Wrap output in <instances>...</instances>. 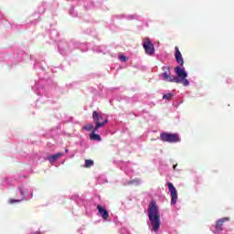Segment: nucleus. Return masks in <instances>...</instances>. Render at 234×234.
Masks as SVG:
<instances>
[{
    "instance_id": "nucleus-18",
    "label": "nucleus",
    "mask_w": 234,
    "mask_h": 234,
    "mask_svg": "<svg viewBox=\"0 0 234 234\" xmlns=\"http://www.w3.org/2000/svg\"><path fill=\"white\" fill-rule=\"evenodd\" d=\"M174 169H176V165H174Z\"/></svg>"
},
{
    "instance_id": "nucleus-5",
    "label": "nucleus",
    "mask_w": 234,
    "mask_h": 234,
    "mask_svg": "<svg viewBox=\"0 0 234 234\" xmlns=\"http://www.w3.org/2000/svg\"><path fill=\"white\" fill-rule=\"evenodd\" d=\"M143 48H144V52L147 56H153V54H154V45L151 43L149 38H145L143 42Z\"/></svg>"
},
{
    "instance_id": "nucleus-10",
    "label": "nucleus",
    "mask_w": 234,
    "mask_h": 234,
    "mask_svg": "<svg viewBox=\"0 0 234 234\" xmlns=\"http://www.w3.org/2000/svg\"><path fill=\"white\" fill-rule=\"evenodd\" d=\"M61 156H63V153H58L53 155H48L47 157V160H48V162H51V164H54V162H56V160H58V158H61Z\"/></svg>"
},
{
    "instance_id": "nucleus-8",
    "label": "nucleus",
    "mask_w": 234,
    "mask_h": 234,
    "mask_svg": "<svg viewBox=\"0 0 234 234\" xmlns=\"http://www.w3.org/2000/svg\"><path fill=\"white\" fill-rule=\"evenodd\" d=\"M97 209L103 220H109V211L107 209L101 207V205H98Z\"/></svg>"
},
{
    "instance_id": "nucleus-13",
    "label": "nucleus",
    "mask_w": 234,
    "mask_h": 234,
    "mask_svg": "<svg viewBox=\"0 0 234 234\" xmlns=\"http://www.w3.org/2000/svg\"><path fill=\"white\" fill-rule=\"evenodd\" d=\"M173 96H174L173 93H166V94L163 95V100H167V101L172 100Z\"/></svg>"
},
{
    "instance_id": "nucleus-3",
    "label": "nucleus",
    "mask_w": 234,
    "mask_h": 234,
    "mask_svg": "<svg viewBox=\"0 0 234 234\" xmlns=\"http://www.w3.org/2000/svg\"><path fill=\"white\" fill-rule=\"evenodd\" d=\"M93 122L95 123L94 131H98V129H101V127H105L107 123H109V119L105 118L103 114L94 111L92 112Z\"/></svg>"
},
{
    "instance_id": "nucleus-2",
    "label": "nucleus",
    "mask_w": 234,
    "mask_h": 234,
    "mask_svg": "<svg viewBox=\"0 0 234 234\" xmlns=\"http://www.w3.org/2000/svg\"><path fill=\"white\" fill-rule=\"evenodd\" d=\"M148 218L152 226L153 231L160 229V208L156 205V201H152L148 207Z\"/></svg>"
},
{
    "instance_id": "nucleus-15",
    "label": "nucleus",
    "mask_w": 234,
    "mask_h": 234,
    "mask_svg": "<svg viewBox=\"0 0 234 234\" xmlns=\"http://www.w3.org/2000/svg\"><path fill=\"white\" fill-rule=\"evenodd\" d=\"M119 59H120V61L125 62V61H127V57H125L123 55H120Z\"/></svg>"
},
{
    "instance_id": "nucleus-4",
    "label": "nucleus",
    "mask_w": 234,
    "mask_h": 234,
    "mask_svg": "<svg viewBox=\"0 0 234 234\" xmlns=\"http://www.w3.org/2000/svg\"><path fill=\"white\" fill-rule=\"evenodd\" d=\"M162 142H168V144H176L180 142V135L177 133H163L160 134Z\"/></svg>"
},
{
    "instance_id": "nucleus-11",
    "label": "nucleus",
    "mask_w": 234,
    "mask_h": 234,
    "mask_svg": "<svg viewBox=\"0 0 234 234\" xmlns=\"http://www.w3.org/2000/svg\"><path fill=\"white\" fill-rule=\"evenodd\" d=\"M90 140H92L93 142H101V136L96 133V131H94V128L91 133L90 134Z\"/></svg>"
},
{
    "instance_id": "nucleus-14",
    "label": "nucleus",
    "mask_w": 234,
    "mask_h": 234,
    "mask_svg": "<svg viewBox=\"0 0 234 234\" xmlns=\"http://www.w3.org/2000/svg\"><path fill=\"white\" fill-rule=\"evenodd\" d=\"M84 131H90L91 129H94V125L92 123H89L83 126Z\"/></svg>"
},
{
    "instance_id": "nucleus-6",
    "label": "nucleus",
    "mask_w": 234,
    "mask_h": 234,
    "mask_svg": "<svg viewBox=\"0 0 234 234\" xmlns=\"http://www.w3.org/2000/svg\"><path fill=\"white\" fill-rule=\"evenodd\" d=\"M168 190L170 191L171 195V204H176V201L178 200V192L176 191V188L171 182L168 183Z\"/></svg>"
},
{
    "instance_id": "nucleus-12",
    "label": "nucleus",
    "mask_w": 234,
    "mask_h": 234,
    "mask_svg": "<svg viewBox=\"0 0 234 234\" xmlns=\"http://www.w3.org/2000/svg\"><path fill=\"white\" fill-rule=\"evenodd\" d=\"M92 165H94V161L90 159H87L85 161V167H92Z\"/></svg>"
},
{
    "instance_id": "nucleus-7",
    "label": "nucleus",
    "mask_w": 234,
    "mask_h": 234,
    "mask_svg": "<svg viewBox=\"0 0 234 234\" xmlns=\"http://www.w3.org/2000/svg\"><path fill=\"white\" fill-rule=\"evenodd\" d=\"M175 58L176 61L180 65V67L184 66V58L182 57V53L180 52V49H178V47L175 48Z\"/></svg>"
},
{
    "instance_id": "nucleus-1",
    "label": "nucleus",
    "mask_w": 234,
    "mask_h": 234,
    "mask_svg": "<svg viewBox=\"0 0 234 234\" xmlns=\"http://www.w3.org/2000/svg\"><path fill=\"white\" fill-rule=\"evenodd\" d=\"M175 72L176 76H171V67L164 66L162 74L164 80L169 83H182L184 87H188L189 80L186 79L187 78V72L180 67H176Z\"/></svg>"
},
{
    "instance_id": "nucleus-9",
    "label": "nucleus",
    "mask_w": 234,
    "mask_h": 234,
    "mask_svg": "<svg viewBox=\"0 0 234 234\" xmlns=\"http://www.w3.org/2000/svg\"><path fill=\"white\" fill-rule=\"evenodd\" d=\"M228 221H229V218H222L218 219L216 222V229L222 230V226H224V222H228Z\"/></svg>"
},
{
    "instance_id": "nucleus-16",
    "label": "nucleus",
    "mask_w": 234,
    "mask_h": 234,
    "mask_svg": "<svg viewBox=\"0 0 234 234\" xmlns=\"http://www.w3.org/2000/svg\"><path fill=\"white\" fill-rule=\"evenodd\" d=\"M16 202H21V199H9V204H16Z\"/></svg>"
},
{
    "instance_id": "nucleus-17",
    "label": "nucleus",
    "mask_w": 234,
    "mask_h": 234,
    "mask_svg": "<svg viewBox=\"0 0 234 234\" xmlns=\"http://www.w3.org/2000/svg\"><path fill=\"white\" fill-rule=\"evenodd\" d=\"M65 153H69V149H66V150H65Z\"/></svg>"
},
{
    "instance_id": "nucleus-19",
    "label": "nucleus",
    "mask_w": 234,
    "mask_h": 234,
    "mask_svg": "<svg viewBox=\"0 0 234 234\" xmlns=\"http://www.w3.org/2000/svg\"><path fill=\"white\" fill-rule=\"evenodd\" d=\"M21 195H23V191H20Z\"/></svg>"
}]
</instances>
